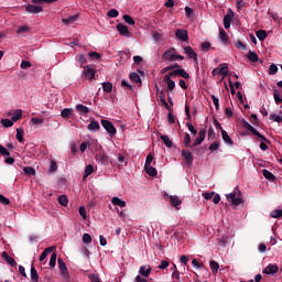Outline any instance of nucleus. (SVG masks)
<instances>
[{
	"mask_svg": "<svg viewBox=\"0 0 282 282\" xmlns=\"http://www.w3.org/2000/svg\"><path fill=\"white\" fill-rule=\"evenodd\" d=\"M83 243H91V235L84 234L83 235Z\"/></svg>",
	"mask_w": 282,
	"mask_h": 282,
	"instance_id": "obj_63",
	"label": "nucleus"
},
{
	"mask_svg": "<svg viewBox=\"0 0 282 282\" xmlns=\"http://www.w3.org/2000/svg\"><path fill=\"white\" fill-rule=\"evenodd\" d=\"M88 131H100V123L98 121H90V123L87 126Z\"/></svg>",
	"mask_w": 282,
	"mask_h": 282,
	"instance_id": "obj_24",
	"label": "nucleus"
},
{
	"mask_svg": "<svg viewBox=\"0 0 282 282\" xmlns=\"http://www.w3.org/2000/svg\"><path fill=\"white\" fill-rule=\"evenodd\" d=\"M170 76H173L174 78L176 76H181V78H185L186 80H188V78H191V75H188V73H186V70L184 68H178L176 70H171Z\"/></svg>",
	"mask_w": 282,
	"mask_h": 282,
	"instance_id": "obj_6",
	"label": "nucleus"
},
{
	"mask_svg": "<svg viewBox=\"0 0 282 282\" xmlns=\"http://www.w3.org/2000/svg\"><path fill=\"white\" fill-rule=\"evenodd\" d=\"M64 25H69L70 23H74V21H78V15H70L68 18H65L62 20Z\"/></svg>",
	"mask_w": 282,
	"mask_h": 282,
	"instance_id": "obj_37",
	"label": "nucleus"
},
{
	"mask_svg": "<svg viewBox=\"0 0 282 282\" xmlns=\"http://www.w3.org/2000/svg\"><path fill=\"white\" fill-rule=\"evenodd\" d=\"M30 30H31L30 26L24 24V25L18 28L17 34H28V32H30Z\"/></svg>",
	"mask_w": 282,
	"mask_h": 282,
	"instance_id": "obj_46",
	"label": "nucleus"
},
{
	"mask_svg": "<svg viewBox=\"0 0 282 282\" xmlns=\"http://www.w3.org/2000/svg\"><path fill=\"white\" fill-rule=\"evenodd\" d=\"M91 173H94V165L89 164L85 169L84 180H87V176L91 175Z\"/></svg>",
	"mask_w": 282,
	"mask_h": 282,
	"instance_id": "obj_47",
	"label": "nucleus"
},
{
	"mask_svg": "<svg viewBox=\"0 0 282 282\" xmlns=\"http://www.w3.org/2000/svg\"><path fill=\"white\" fill-rule=\"evenodd\" d=\"M50 268H56V253L53 252L48 262Z\"/></svg>",
	"mask_w": 282,
	"mask_h": 282,
	"instance_id": "obj_58",
	"label": "nucleus"
},
{
	"mask_svg": "<svg viewBox=\"0 0 282 282\" xmlns=\"http://www.w3.org/2000/svg\"><path fill=\"white\" fill-rule=\"evenodd\" d=\"M175 36L178 39V41H182L183 43H188V31L184 29H177L175 31Z\"/></svg>",
	"mask_w": 282,
	"mask_h": 282,
	"instance_id": "obj_4",
	"label": "nucleus"
},
{
	"mask_svg": "<svg viewBox=\"0 0 282 282\" xmlns=\"http://www.w3.org/2000/svg\"><path fill=\"white\" fill-rule=\"evenodd\" d=\"M59 275L62 276L63 281L69 282L70 276H69V270L66 269H61L59 270Z\"/></svg>",
	"mask_w": 282,
	"mask_h": 282,
	"instance_id": "obj_27",
	"label": "nucleus"
},
{
	"mask_svg": "<svg viewBox=\"0 0 282 282\" xmlns=\"http://www.w3.org/2000/svg\"><path fill=\"white\" fill-rule=\"evenodd\" d=\"M121 87H123V89H127L128 91H131L133 89V86H131V84H129L127 79L121 80Z\"/></svg>",
	"mask_w": 282,
	"mask_h": 282,
	"instance_id": "obj_57",
	"label": "nucleus"
},
{
	"mask_svg": "<svg viewBox=\"0 0 282 282\" xmlns=\"http://www.w3.org/2000/svg\"><path fill=\"white\" fill-rule=\"evenodd\" d=\"M101 85H102V90L106 94H111V91H113V84H111L109 82H104Z\"/></svg>",
	"mask_w": 282,
	"mask_h": 282,
	"instance_id": "obj_26",
	"label": "nucleus"
},
{
	"mask_svg": "<svg viewBox=\"0 0 282 282\" xmlns=\"http://www.w3.org/2000/svg\"><path fill=\"white\" fill-rule=\"evenodd\" d=\"M270 120H273L274 122L281 123L282 117L279 115H270Z\"/></svg>",
	"mask_w": 282,
	"mask_h": 282,
	"instance_id": "obj_62",
	"label": "nucleus"
},
{
	"mask_svg": "<svg viewBox=\"0 0 282 282\" xmlns=\"http://www.w3.org/2000/svg\"><path fill=\"white\" fill-rule=\"evenodd\" d=\"M23 172L25 173V175H36V170H34V167L32 166H25L23 167Z\"/></svg>",
	"mask_w": 282,
	"mask_h": 282,
	"instance_id": "obj_44",
	"label": "nucleus"
},
{
	"mask_svg": "<svg viewBox=\"0 0 282 282\" xmlns=\"http://www.w3.org/2000/svg\"><path fill=\"white\" fill-rule=\"evenodd\" d=\"M151 272H153V268L151 265H141L139 269L140 276H144L145 279L151 276Z\"/></svg>",
	"mask_w": 282,
	"mask_h": 282,
	"instance_id": "obj_9",
	"label": "nucleus"
},
{
	"mask_svg": "<svg viewBox=\"0 0 282 282\" xmlns=\"http://www.w3.org/2000/svg\"><path fill=\"white\" fill-rule=\"evenodd\" d=\"M183 144L186 148L189 147V149L194 148L193 145H191V134H188V132L185 133V137H184V140H183Z\"/></svg>",
	"mask_w": 282,
	"mask_h": 282,
	"instance_id": "obj_43",
	"label": "nucleus"
},
{
	"mask_svg": "<svg viewBox=\"0 0 282 282\" xmlns=\"http://www.w3.org/2000/svg\"><path fill=\"white\" fill-rule=\"evenodd\" d=\"M256 36L259 39V41H263L264 39H268V31L259 30L256 32Z\"/></svg>",
	"mask_w": 282,
	"mask_h": 282,
	"instance_id": "obj_36",
	"label": "nucleus"
},
{
	"mask_svg": "<svg viewBox=\"0 0 282 282\" xmlns=\"http://www.w3.org/2000/svg\"><path fill=\"white\" fill-rule=\"evenodd\" d=\"M57 202L61 206H67V204H69V199L67 198V195L58 196Z\"/></svg>",
	"mask_w": 282,
	"mask_h": 282,
	"instance_id": "obj_38",
	"label": "nucleus"
},
{
	"mask_svg": "<svg viewBox=\"0 0 282 282\" xmlns=\"http://www.w3.org/2000/svg\"><path fill=\"white\" fill-rule=\"evenodd\" d=\"M177 67H180L178 64L166 66L161 70V74H166V72H173V69H177Z\"/></svg>",
	"mask_w": 282,
	"mask_h": 282,
	"instance_id": "obj_51",
	"label": "nucleus"
},
{
	"mask_svg": "<svg viewBox=\"0 0 282 282\" xmlns=\"http://www.w3.org/2000/svg\"><path fill=\"white\" fill-rule=\"evenodd\" d=\"M175 78L171 73H167L163 80L167 84V91H173L175 89V82L172 79Z\"/></svg>",
	"mask_w": 282,
	"mask_h": 282,
	"instance_id": "obj_5",
	"label": "nucleus"
},
{
	"mask_svg": "<svg viewBox=\"0 0 282 282\" xmlns=\"http://www.w3.org/2000/svg\"><path fill=\"white\" fill-rule=\"evenodd\" d=\"M144 171L150 177H155V175H158V170L151 165H144Z\"/></svg>",
	"mask_w": 282,
	"mask_h": 282,
	"instance_id": "obj_19",
	"label": "nucleus"
},
{
	"mask_svg": "<svg viewBox=\"0 0 282 282\" xmlns=\"http://www.w3.org/2000/svg\"><path fill=\"white\" fill-rule=\"evenodd\" d=\"M241 124H242L243 129H247V131H250L251 133H253V135H256L257 138H260V140H263V142L270 143V140H268V138H265V135H263L259 131H257V129H254V127L249 124L248 121H246V119L241 120Z\"/></svg>",
	"mask_w": 282,
	"mask_h": 282,
	"instance_id": "obj_1",
	"label": "nucleus"
},
{
	"mask_svg": "<svg viewBox=\"0 0 282 282\" xmlns=\"http://www.w3.org/2000/svg\"><path fill=\"white\" fill-rule=\"evenodd\" d=\"M97 160H98V162H100V164H104L105 166H107V164H109V156H107V154H105V153L97 155Z\"/></svg>",
	"mask_w": 282,
	"mask_h": 282,
	"instance_id": "obj_28",
	"label": "nucleus"
},
{
	"mask_svg": "<svg viewBox=\"0 0 282 282\" xmlns=\"http://www.w3.org/2000/svg\"><path fill=\"white\" fill-rule=\"evenodd\" d=\"M163 61H169L170 63L175 62V48H170L165 51L162 55Z\"/></svg>",
	"mask_w": 282,
	"mask_h": 282,
	"instance_id": "obj_7",
	"label": "nucleus"
},
{
	"mask_svg": "<svg viewBox=\"0 0 282 282\" xmlns=\"http://www.w3.org/2000/svg\"><path fill=\"white\" fill-rule=\"evenodd\" d=\"M219 39L221 43H224L225 45L228 44V40H229L228 33H226V31L221 28L219 29Z\"/></svg>",
	"mask_w": 282,
	"mask_h": 282,
	"instance_id": "obj_22",
	"label": "nucleus"
},
{
	"mask_svg": "<svg viewBox=\"0 0 282 282\" xmlns=\"http://www.w3.org/2000/svg\"><path fill=\"white\" fill-rule=\"evenodd\" d=\"M119 14H120V12H118L117 9H110L107 12V17H109L110 19H116Z\"/></svg>",
	"mask_w": 282,
	"mask_h": 282,
	"instance_id": "obj_49",
	"label": "nucleus"
},
{
	"mask_svg": "<svg viewBox=\"0 0 282 282\" xmlns=\"http://www.w3.org/2000/svg\"><path fill=\"white\" fill-rule=\"evenodd\" d=\"M0 122L3 127H6V129H10V127L14 126V121L10 119H2Z\"/></svg>",
	"mask_w": 282,
	"mask_h": 282,
	"instance_id": "obj_45",
	"label": "nucleus"
},
{
	"mask_svg": "<svg viewBox=\"0 0 282 282\" xmlns=\"http://www.w3.org/2000/svg\"><path fill=\"white\" fill-rule=\"evenodd\" d=\"M25 11L29 12V14H39L43 12V7L36 4H28L25 7Z\"/></svg>",
	"mask_w": 282,
	"mask_h": 282,
	"instance_id": "obj_8",
	"label": "nucleus"
},
{
	"mask_svg": "<svg viewBox=\"0 0 282 282\" xmlns=\"http://www.w3.org/2000/svg\"><path fill=\"white\" fill-rule=\"evenodd\" d=\"M101 127H104V129L107 131V133H109L110 138H113L116 135V133L118 132L116 130V127L113 126V123L109 120H101Z\"/></svg>",
	"mask_w": 282,
	"mask_h": 282,
	"instance_id": "obj_2",
	"label": "nucleus"
},
{
	"mask_svg": "<svg viewBox=\"0 0 282 282\" xmlns=\"http://www.w3.org/2000/svg\"><path fill=\"white\" fill-rule=\"evenodd\" d=\"M123 21L128 23V25H135V20H133L129 14L123 15Z\"/></svg>",
	"mask_w": 282,
	"mask_h": 282,
	"instance_id": "obj_50",
	"label": "nucleus"
},
{
	"mask_svg": "<svg viewBox=\"0 0 282 282\" xmlns=\"http://www.w3.org/2000/svg\"><path fill=\"white\" fill-rule=\"evenodd\" d=\"M117 30L121 34V36H129V26L119 23L117 24Z\"/></svg>",
	"mask_w": 282,
	"mask_h": 282,
	"instance_id": "obj_17",
	"label": "nucleus"
},
{
	"mask_svg": "<svg viewBox=\"0 0 282 282\" xmlns=\"http://www.w3.org/2000/svg\"><path fill=\"white\" fill-rule=\"evenodd\" d=\"M31 280L33 282H39V272L36 271V268H34V265L31 267Z\"/></svg>",
	"mask_w": 282,
	"mask_h": 282,
	"instance_id": "obj_39",
	"label": "nucleus"
},
{
	"mask_svg": "<svg viewBox=\"0 0 282 282\" xmlns=\"http://www.w3.org/2000/svg\"><path fill=\"white\" fill-rule=\"evenodd\" d=\"M55 249H56L55 247H48V248L44 249V251L40 256V261H45V259H47V256L50 254V252H54Z\"/></svg>",
	"mask_w": 282,
	"mask_h": 282,
	"instance_id": "obj_21",
	"label": "nucleus"
},
{
	"mask_svg": "<svg viewBox=\"0 0 282 282\" xmlns=\"http://www.w3.org/2000/svg\"><path fill=\"white\" fill-rule=\"evenodd\" d=\"M236 8H237V11H238V12H241V9H242V8H246V1H243V0H237V2H236Z\"/></svg>",
	"mask_w": 282,
	"mask_h": 282,
	"instance_id": "obj_59",
	"label": "nucleus"
},
{
	"mask_svg": "<svg viewBox=\"0 0 282 282\" xmlns=\"http://www.w3.org/2000/svg\"><path fill=\"white\" fill-rule=\"evenodd\" d=\"M204 140H206V129H200L198 132V138H196V140L192 147H199V144H202V142H204Z\"/></svg>",
	"mask_w": 282,
	"mask_h": 282,
	"instance_id": "obj_14",
	"label": "nucleus"
},
{
	"mask_svg": "<svg viewBox=\"0 0 282 282\" xmlns=\"http://www.w3.org/2000/svg\"><path fill=\"white\" fill-rule=\"evenodd\" d=\"M111 204H113V206H120V208H124L127 206V202L120 199L119 197H112Z\"/></svg>",
	"mask_w": 282,
	"mask_h": 282,
	"instance_id": "obj_23",
	"label": "nucleus"
},
{
	"mask_svg": "<svg viewBox=\"0 0 282 282\" xmlns=\"http://www.w3.org/2000/svg\"><path fill=\"white\" fill-rule=\"evenodd\" d=\"M237 50H242V52H246L248 50V47L246 46V44H243V42H241V40H238L235 43Z\"/></svg>",
	"mask_w": 282,
	"mask_h": 282,
	"instance_id": "obj_53",
	"label": "nucleus"
},
{
	"mask_svg": "<svg viewBox=\"0 0 282 282\" xmlns=\"http://www.w3.org/2000/svg\"><path fill=\"white\" fill-rule=\"evenodd\" d=\"M90 61H100V53L98 52H90L88 53Z\"/></svg>",
	"mask_w": 282,
	"mask_h": 282,
	"instance_id": "obj_54",
	"label": "nucleus"
},
{
	"mask_svg": "<svg viewBox=\"0 0 282 282\" xmlns=\"http://www.w3.org/2000/svg\"><path fill=\"white\" fill-rule=\"evenodd\" d=\"M247 58L251 61V63H259V55L257 54V52L250 51L247 55Z\"/></svg>",
	"mask_w": 282,
	"mask_h": 282,
	"instance_id": "obj_31",
	"label": "nucleus"
},
{
	"mask_svg": "<svg viewBox=\"0 0 282 282\" xmlns=\"http://www.w3.org/2000/svg\"><path fill=\"white\" fill-rule=\"evenodd\" d=\"M76 61H78V63L80 65H86L87 63V57H85V54H79L76 56Z\"/></svg>",
	"mask_w": 282,
	"mask_h": 282,
	"instance_id": "obj_56",
	"label": "nucleus"
},
{
	"mask_svg": "<svg viewBox=\"0 0 282 282\" xmlns=\"http://www.w3.org/2000/svg\"><path fill=\"white\" fill-rule=\"evenodd\" d=\"M23 130L21 129V128H18L17 129V135H15V138H17V140H18V142H23L24 141V139H23Z\"/></svg>",
	"mask_w": 282,
	"mask_h": 282,
	"instance_id": "obj_55",
	"label": "nucleus"
},
{
	"mask_svg": "<svg viewBox=\"0 0 282 282\" xmlns=\"http://www.w3.org/2000/svg\"><path fill=\"white\" fill-rule=\"evenodd\" d=\"M58 0H32L35 6H41L43 3H56Z\"/></svg>",
	"mask_w": 282,
	"mask_h": 282,
	"instance_id": "obj_48",
	"label": "nucleus"
},
{
	"mask_svg": "<svg viewBox=\"0 0 282 282\" xmlns=\"http://www.w3.org/2000/svg\"><path fill=\"white\" fill-rule=\"evenodd\" d=\"M84 74L85 78H88V80H94V78H96V69L91 68L90 66L84 67Z\"/></svg>",
	"mask_w": 282,
	"mask_h": 282,
	"instance_id": "obj_11",
	"label": "nucleus"
},
{
	"mask_svg": "<svg viewBox=\"0 0 282 282\" xmlns=\"http://www.w3.org/2000/svg\"><path fill=\"white\" fill-rule=\"evenodd\" d=\"M207 135H208V140H209V141L215 140L216 134H215V130L213 129V127H210V128L208 129Z\"/></svg>",
	"mask_w": 282,
	"mask_h": 282,
	"instance_id": "obj_60",
	"label": "nucleus"
},
{
	"mask_svg": "<svg viewBox=\"0 0 282 282\" xmlns=\"http://www.w3.org/2000/svg\"><path fill=\"white\" fill-rule=\"evenodd\" d=\"M220 76H228V64H221V67L218 69Z\"/></svg>",
	"mask_w": 282,
	"mask_h": 282,
	"instance_id": "obj_42",
	"label": "nucleus"
},
{
	"mask_svg": "<svg viewBox=\"0 0 282 282\" xmlns=\"http://www.w3.org/2000/svg\"><path fill=\"white\" fill-rule=\"evenodd\" d=\"M161 140L165 144V147H167V149H171V147H173V141L169 138V135H161Z\"/></svg>",
	"mask_w": 282,
	"mask_h": 282,
	"instance_id": "obj_35",
	"label": "nucleus"
},
{
	"mask_svg": "<svg viewBox=\"0 0 282 282\" xmlns=\"http://www.w3.org/2000/svg\"><path fill=\"white\" fill-rule=\"evenodd\" d=\"M221 135H223V140L226 144H228L229 147H232L234 142L232 139L230 138V135L228 134V132L226 130H221Z\"/></svg>",
	"mask_w": 282,
	"mask_h": 282,
	"instance_id": "obj_20",
	"label": "nucleus"
},
{
	"mask_svg": "<svg viewBox=\"0 0 282 282\" xmlns=\"http://www.w3.org/2000/svg\"><path fill=\"white\" fill-rule=\"evenodd\" d=\"M130 80H132V83H140V85H142V79L140 78V75H138V73H131L129 75Z\"/></svg>",
	"mask_w": 282,
	"mask_h": 282,
	"instance_id": "obj_40",
	"label": "nucleus"
},
{
	"mask_svg": "<svg viewBox=\"0 0 282 282\" xmlns=\"http://www.w3.org/2000/svg\"><path fill=\"white\" fill-rule=\"evenodd\" d=\"M270 217L273 219H281L282 217V209H274L270 213Z\"/></svg>",
	"mask_w": 282,
	"mask_h": 282,
	"instance_id": "obj_41",
	"label": "nucleus"
},
{
	"mask_svg": "<svg viewBox=\"0 0 282 282\" xmlns=\"http://www.w3.org/2000/svg\"><path fill=\"white\" fill-rule=\"evenodd\" d=\"M228 202H231L232 206H241L243 204V198L237 196V192H232L226 195Z\"/></svg>",
	"mask_w": 282,
	"mask_h": 282,
	"instance_id": "obj_3",
	"label": "nucleus"
},
{
	"mask_svg": "<svg viewBox=\"0 0 282 282\" xmlns=\"http://www.w3.org/2000/svg\"><path fill=\"white\" fill-rule=\"evenodd\" d=\"M159 98H160L162 105L165 107V109H167V111H173V107H171L169 105V102H166V98L164 97V90H161L159 93Z\"/></svg>",
	"mask_w": 282,
	"mask_h": 282,
	"instance_id": "obj_18",
	"label": "nucleus"
},
{
	"mask_svg": "<svg viewBox=\"0 0 282 282\" xmlns=\"http://www.w3.org/2000/svg\"><path fill=\"white\" fill-rule=\"evenodd\" d=\"M170 204L176 210H180V206H182V199H180V197L177 195H171L170 196Z\"/></svg>",
	"mask_w": 282,
	"mask_h": 282,
	"instance_id": "obj_12",
	"label": "nucleus"
},
{
	"mask_svg": "<svg viewBox=\"0 0 282 282\" xmlns=\"http://www.w3.org/2000/svg\"><path fill=\"white\" fill-rule=\"evenodd\" d=\"M278 72H279V67L276 66V64H271L269 67V75L274 76L276 75Z\"/></svg>",
	"mask_w": 282,
	"mask_h": 282,
	"instance_id": "obj_52",
	"label": "nucleus"
},
{
	"mask_svg": "<svg viewBox=\"0 0 282 282\" xmlns=\"http://www.w3.org/2000/svg\"><path fill=\"white\" fill-rule=\"evenodd\" d=\"M209 268H210L213 274H217L219 272V263L215 260H212L209 262Z\"/></svg>",
	"mask_w": 282,
	"mask_h": 282,
	"instance_id": "obj_32",
	"label": "nucleus"
},
{
	"mask_svg": "<svg viewBox=\"0 0 282 282\" xmlns=\"http://www.w3.org/2000/svg\"><path fill=\"white\" fill-rule=\"evenodd\" d=\"M210 98L214 102V106L216 107V111H219V98H217L215 95H212Z\"/></svg>",
	"mask_w": 282,
	"mask_h": 282,
	"instance_id": "obj_61",
	"label": "nucleus"
},
{
	"mask_svg": "<svg viewBox=\"0 0 282 282\" xmlns=\"http://www.w3.org/2000/svg\"><path fill=\"white\" fill-rule=\"evenodd\" d=\"M219 141H215L214 143H212L210 145H209V151H217V149H219Z\"/></svg>",
	"mask_w": 282,
	"mask_h": 282,
	"instance_id": "obj_64",
	"label": "nucleus"
},
{
	"mask_svg": "<svg viewBox=\"0 0 282 282\" xmlns=\"http://www.w3.org/2000/svg\"><path fill=\"white\" fill-rule=\"evenodd\" d=\"M76 111H78V113H80L82 116H85V113H89V109L87 108V106L80 104L76 106Z\"/></svg>",
	"mask_w": 282,
	"mask_h": 282,
	"instance_id": "obj_34",
	"label": "nucleus"
},
{
	"mask_svg": "<svg viewBox=\"0 0 282 282\" xmlns=\"http://www.w3.org/2000/svg\"><path fill=\"white\" fill-rule=\"evenodd\" d=\"M2 259H4V261H7L9 265H11V268H17V261L14 260V258L10 257L8 252H2Z\"/></svg>",
	"mask_w": 282,
	"mask_h": 282,
	"instance_id": "obj_16",
	"label": "nucleus"
},
{
	"mask_svg": "<svg viewBox=\"0 0 282 282\" xmlns=\"http://www.w3.org/2000/svg\"><path fill=\"white\" fill-rule=\"evenodd\" d=\"M182 156L186 161L187 166H193V153L188 150H182Z\"/></svg>",
	"mask_w": 282,
	"mask_h": 282,
	"instance_id": "obj_13",
	"label": "nucleus"
},
{
	"mask_svg": "<svg viewBox=\"0 0 282 282\" xmlns=\"http://www.w3.org/2000/svg\"><path fill=\"white\" fill-rule=\"evenodd\" d=\"M183 52L188 56V58H193L194 63H197V53L193 51V47L184 46Z\"/></svg>",
	"mask_w": 282,
	"mask_h": 282,
	"instance_id": "obj_10",
	"label": "nucleus"
},
{
	"mask_svg": "<svg viewBox=\"0 0 282 282\" xmlns=\"http://www.w3.org/2000/svg\"><path fill=\"white\" fill-rule=\"evenodd\" d=\"M232 19H235V12L229 9L228 13L224 17V23H232Z\"/></svg>",
	"mask_w": 282,
	"mask_h": 282,
	"instance_id": "obj_33",
	"label": "nucleus"
},
{
	"mask_svg": "<svg viewBox=\"0 0 282 282\" xmlns=\"http://www.w3.org/2000/svg\"><path fill=\"white\" fill-rule=\"evenodd\" d=\"M279 267L276 264H269L264 268L263 274H276Z\"/></svg>",
	"mask_w": 282,
	"mask_h": 282,
	"instance_id": "obj_15",
	"label": "nucleus"
},
{
	"mask_svg": "<svg viewBox=\"0 0 282 282\" xmlns=\"http://www.w3.org/2000/svg\"><path fill=\"white\" fill-rule=\"evenodd\" d=\"M21 118H23V110H21V109L14 110L11 120L13 122H18V120H21Z\"/></svg>",
	"mask_w": 282,
	"mask_h": 282,
	"instance_id": "obj_29",
	"label": "nucleus"
},
{
	"mask_svg": "<svg viewBox=\"0 0 282 282\" xmlns=\"http://www.w3.org/2000/svg\"><path fill=\"white\" fill-rule=\"evenodd\" d=\"M73 115H74V109L72 108H64L61 112L62 118H65V119L72 118Z\"/></svg>",
	"mask_w": 282,
	"mask_h": 282,
	"instance_id": "obj_25",
	"label": "nucleus"
},
{
	"mask_svg": "<svg viewBox=\"0 0 282 282\" xmlns=\"http://www.w3.org/2000/svg\"><path fill=\"white\" fill-rule=\"evenodd\" d=\"M262 175L265 177V180H269V182H274V180H276V176H274V174L268 170H262Z\"/></svg>",
	"mask_w": 282,
	"mask_h": 282,
	"instance_id": "obj_30",
	"label": "nucleus"
}]
</instances>
